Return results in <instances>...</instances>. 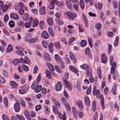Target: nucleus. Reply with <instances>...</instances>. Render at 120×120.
I'll return each instance as SVG.
<instances>
[{"mask_svg": "<svg viewBox=\"0 0 120 120\" xmlns=\"http://www.w3.org/2000/svg\"><path fill=\"white\" fill-rule=\"evenodd\" d=\"M38 24V22L37 19H35L34 20L32 26L33 27H35L37 26Z\"/></svg>", "mask_w": 120, "mask_h": 120, "instance_id": "28", "label": "nucleus"}, {"mask_svg": "<svg viewBox=\"0 0 120 120\" xmlns=\"http://www.w3.org/2000/svg\"><path fill=\"white\" fill-rule=\"evenodd\" d=\"M97 74L98 76L99 77L100 79L101 78V70L100 69L98 70Z\"/></svg>", "mask_w": 120, "mask_h": 120, "instance_id": "54", "label": "nucleus"}, {"mask_svg": "<svg viewBox=\"0 0 120 120\" xmlns=\"http://www.w3.org/2000/svg\"><path fill=\"white\" fill-rule=\"evenodd\" d=\"M4 105H6L7 108L8 107V99L6 97H5L4 99Z\"/></svg>", "mask_w": 120, "mask_h": 120, "instance_id": "39", "label": "nucleus"}, {"mask_svg": "<svg viewBox=\"0 0 120 120\" xmlns=\"http://www.w3.org/2000/svg\"><path fill=\"white\" fill-rule=\"evenodd\" d=\"M2 118L3 120H10L5 115H3L2 116Z\"/></svg>", "mask_w": 120, "mask_h": 120, "instance_id": "64", "label": "nucleus"}, {"mask_svg": "<svg viewBox=\"0 0 120 120\" xmlns=\"http://www.w3.org/2000/svg\"><path fill=\"white\" fill-rule=\"evenodd\" d=\"M44 55L46 58V60L47 61H49L51 60V58L50 57L48 54L46 52H45L44 53Z\"/></svg>", "mask_w": 120, "mask_h": 120, "instance_id": "27", "label": "nucleus"}, {"mask_svg": "<svg viewBox=\"0 0 120 120\" xmlns=\"http://www.w3.org/2000/svg\"><path fill=\"white\" fill-rule=\"evenodd\" d=\"M45 7L43 6L41 7L40 9V14L42 15H44L45 14Z\"/></svg>", "mask_w": 120, "mask_h": 120, "instance_id": "12", "label": "nucleus"}, {"mask_svg": "<svg viewBox=\"0 0 120 120\" xmlns=\"http://www.w3.org/2000/svg\"><path fill=\"white\" fill-rule=\"evenodd\" d=\"M117 84L116 83H115L112 87V92L114 95H115L116 94V86Z\"/></svg>", "mask_w": 120, "mask_h": 120, "instance_id": "18", "label": "nucleus"}, {"mask_svg": "<svg viewBox=\"0 0 120 120\" xmlns=\"http://www.w3.org/2000/svg\"><path fill=\"white\" fill-rule=\"evenodd\" d=\"M54 103L56 106V107L57 108H59L60 107V104L58 101H56L54 102Z\"/></svg>", "mask_w": 120, "mask_h": 120, "instance_id": "59", "label": "nucleus"}, {"mask_svg": "<svg viewBox=\"0 0 120 120\" xmlns=\"http://www.w3.org/2000/svg\"><path fill=\"white\" fill-rule=\"evenodd\" d=\"M93 94L95 96L96 95V97L98 98H99V97L100 96L101 99V106L102 109H104L105 108V105L104 104V100L103 95H101L100 96V91L99 90H97V91H95L94 93L93 92Z\"/></svg>", "mask_w": 120, "mask_h": 120, "instance_id": "1", "label": "nucleus"}, {"mask_svg": "<svg viewBox=\"0 0 120 120\" xmlns=\"http://www.w3.org/2000/svg\"><path fill=\"white\" fill-rule=\"evenodd\" d=\"M48 30L49 32L50 35L52 37H53L54 35V34L52 28L50 27H49L48 28Z\"/></svg>", "mask_w": 120, "mask_h": 120, "instance_id": "33", "label": "nucleus"}, {"mask_svg": "<svg viewBox=\"0 0 120 120\" xmlns=\"http://www.w3.org/2000/svg\"><path fill=\"white\" fill-rule=\"evenodd\" d=\"M31 89L34 90L35 92L38 93L42 89L41 86L40 85H38L36 82H33L31 86Z\"/></svg>", "mask_w": 120, "mask_h": 120, "instance_id": "2", "label": "nucleus"}, {"mask_svg": "<svg viewBox=\"0 0 120 120\" xmlns=\"http://www.w3.org/2000/svg\"><path fill=\"white\" fill-rule=\"evenodd\" d=\"M31 26V23L30 22H26L25 23V26L26 28H29Z\"/></svg>", "mask_w": 120, "mask_h": 120, "instance_id": "36", "label": "nucleus"}, {"mask_svg": "<svg viewBox=\"0 0 120 120\" xmlns=\"http://www.w3.org/2000/svg\"><path fill=\"white\" fill-rule=\"evenodd\" d=\"M54 3L53 2H50L48 6V8L51 9H53L54 8Z\"/></svg>", "mask_w": 120, "mask_h": 120, "instance_id": "32", "label": "nucleus"}, {"mask_svg": "<svg viewBox=\"0 0 120 120\" xmlns=\"http://www.w3.org/2000/svg\"><path fill=\"white\" fill-rule=\"evenodd\" d=\"M79 2V4L80 7L82 10H83L84 8V2L82 0H81Z\"/></svg>", "mask_w": 120, "mask_h": 120, "instance_id": "35", "label": "nucleus"}, {"mask_svg": "<svg viewBox=\"0 0 120 120\" xmlns=\"http://www.w3.org/2000/svg\"><path fill=\"white\" fill-rule=\"evenodd\" d=\"M17 24L18 25L20 26H23L24 25V23L22 21L19 20L17 22Z\"/></svg>", "mask_w": 120, "mask_h": 120, "instance_id": "57", "label": "nucleus"}, {"mask_svg": "<svg viewBox=\"0 0 120 120\" xmlns=\"http://www.w3.org/2000/svg\"><path fill=\"white\" fill-rule=\"evenodd\" d=\"M85 104L88 106L90 105V101L89 97L87 96H86L85 97Z\"/></svg>", "mask_w": 120, "mask_h": 120, "instance_id": "16", "label": "nucleus"}, {"mask_svg": "<svg viewBox=\"0 0 120 120\" xmlns=\"http://www.w3.org/2000/svg\"><path fill=\"white\" fill-rule=\"evenodd\" d=\"M10 84L11 86L13 88H16L18 87V84L14 81H11Z\"/></svg>", "mask_w": 120, "mask_h": 120, "instance_id": "11", "label": "nucleus"}, {"mask_svg": "<svg viewBox=\"0 0 120 120\" xmlns=\"http://www.w3.org/2000/svg\"><path fill=\"white\" fill-rule=\"evenodd\" d=\"M39 26L40 28L42 29L45 27L44 22L43 20L39 22Z\"/></svg>", "mask_w": 120, "mask_h": 120, "instance_id": "29", "label": "nucleus"}, {"mask_svg": "<svg viewBox=\"0 0 120 120\" xmlns=\"http://www.w3.org/2000/svg\"><path fill=\"white\" fill-rule=\"evenodd\" d=\"M53 111L56 114H57L58 113V111L57 108H56L55 106L53 105L52 106Z\"/></svg>", "mask_w": 120, "mask_h": 120, "instance_id": "50", "label": "nucleus"}, {"mask_svg": "<svg viewBox=\"0 0 120 120\" xmlns=\"http://www.w3.org/2000/svg\"><path fill=\"white\" fill-rule=\"evenodd\" d=\"M85 53L86 55H88V54L90 53V49L89 48L87 47L86 49Z\"/></svg>", "mask_w": 120, "mask_h": 120, "instance_id": "61", "label": "nucleus"}, {"mask_svg": "<svg viewBox=\"0 0 120 120\" xmlns=\"http://www.w3.org/2000/svg\"><path fill=\"white\" fill-rule=\"evenodd\" d=\"M49 34L45 31H43L41 33V37L44 39H47L49 38Z\"/></svg>", "mask_w": 120, "mask_h": 120, "instance_id": "9", "label": "nucleus"}, {"mask_svg": "<svg viewBox=\"0 0 120 120\" xmlns=\"http://www.w3.org/2000/svg\"><path fill=\"white\" fill-rule=\"evenodd\" d=\"M16 116L18 119L19 120H25L24 118L22 116L16 115Z\"/></svg>", "mask_w": 120, "mask_h": 120, "instance_id": "46", "label": "nucleus"}, {"mask_svg": "<svg viewBox=\"0 0 120 120\" xmlns=\"http://www.w3.org/2000/svg\"><path fill=\"white\" fill-rule=\"evenodd\" d=\"M29 17V14L27 13H25L23 15V19L25 21H26L28 19Z\"/></svg>", "mask_w": 120, "mask_h": 120, "instance_id": "23", "label": "nucleus"}, {"mask_svg": "<svg viewBox=\"0 0 120 120\" xmlns=\"http://www.w3.org/2000/svg\"><path fill=\"white\" fill-rule=\"evenodd\" d=\"M77 104L79 107V109H81L82 108L83 106L82 104V103L81 101L80 100H79L77 102Z\"/></svg>", "mask_w": 120, "mask_h": 120, "instance_id": "25", "label": "nucleus"}, {"mask_svg": "<svg viewBox=\"0 0 120 120\" xmlns=\"http://www.w3.org/2000/svg\"><path fill=\"white\" fill-rule=\"evenodd\" d=\"M42 43L43 46L44 48H45L47 47L48 44V42L45 41H42Z\"/></svg>", "mask_w": 120, "mask_h": 120, "instance_id": "49", "label": "nucleus"}, {"mask_svg": "<svg viewBox=\"0 0 120 120\" xmlns=\"http://www.w3.org/2000/svg\"><path fill=\"white\" fill-rule=\"evenodd\" d=\"M18 11L19 14L21 15H22L24 13V10L22 8L19 9Z\"/></svg>", "mask_w": 120, "mask_h": 120, "instance_id": "53", "label": "nucleus"}, {"mask_svg": "<svg viewBox=\"0 0 120 120\" xmlns=\"http://www.w3.org/2000/svg\"><path fill=\"white\" fill-rule=\"evenodd\" d=\"M63 80H64V83L66 84L67 87L70 90H71L72 88V86L71 84L64 78H63Z\"/></svg>", "mask_w": 120, "mask_h": 120, "instance_id": "7", "label": "nucleus"}, {"mask_svg": "<svg viewBox=\"0 0 120 120\" xmlns=\"http://www.w3.org/2000/svg\"><path fill=\"white\" fill-rule=\"evenodd\" d=\"M64 15H66L67 18L70 20H73L76 17L77 15L75 13L70 11L65 12L64 13Z\"/></svg>", "mask_w": 120, "mask_h": 120, "instance_id": "3", "label": "nucleus"}, {"mask_svg": "<svg viewBox=\"0 0 120 120\" xmlns=\"http://www.w3.org/2000/svg\"><path fill=\"white\" fill-rule=\"evenodd\" d=\"M14 108L15 112H19L20 109V104L18 102H16L14 105Z\"/></svg>", "mask_w": 120, "mask_h": 120, "instance_id": "8", "label": "nucleus"}, {"mask_svg": "<svg viewBox=\"0 0 120 120\" xmlns=\"http://www.w3.org/2000/svg\"><path fill=\"white\" fill-rule=\"evenodd\" d=\"M92 109L94 111H95L96 108V102L95 101H94L92 104Z\"/></svg>", "mask_w": 120, "mask_h": 120, "instance_id": "38", "label": "nucleus"}, {"mask_svg": "<svg viewBox=\"0 0 120 120\" xmlns=\"http://www.w3.org/2000/svg\"><path fill=\"white\" fill-rule=\"evenodd\" d=\"M61 89V85L60 82H58L56 86V90L57 91H60Z\"/></svg>", "mask_w": 120, "mask_h": 120, "instance_id": "19", "label": "nucleus"}, {"mask_svg": "<svg viewBox=\"0 0 120 120\" xmlns=\"http://www.w3.org/2000/svg\"><path fill=\"white\" fill-rule=\"evenodd\" d=\"M29 89V86H26L25 88H21L19 90V92L20 94H24Z\"/></svg>", "mask_w": 120, "mask_h": 120, "instance_id": "5", "label": "nucleus"}, {"mask_svg": "<svg viewBox=\"0 0 120 120\" xmlns=\"http://www.w3.org/2000/svg\"><path fill=\"white\" fill-rule=\"evenodd\" d=\"M8 25L10 27L12 28L15 26L14 22L12 20L11 21L9 22Z\"/></svg>", "mask_w": 120, "mask_h": 120, "instance_id": "42", "label": "nucleus"}, {"mask_svg": "<svg viewBox=\"0 0 120 120\" xmlns=\"http://www.w3.org/2000/svg\"><path fill=\"white\" fill-rule=\"evenodd\" d=\"M12 50L13 48L11 45H9L6 51L7 52H9L11 51Z\"/></svg>", "mask_w": 120, "mask_h": 120, "instance_id": "34", "label": "nucleus"}, {"mask_svg": "<svg viewBox=\"0 0 120 120\" xmlns=\"http://www.w3.org/2000/svg\"><path fill=\"white\" fill-rule=\"evenodd\" d=\"M21 67L23 70L25 71H27L29 70L28 67L24 64H22L21 65Z\"/></svg>", "mask_w": 120, "mask_h": 120, "instance_id": "37", "label": "nucleus"}, {"mask_svg": "<svg viewBox=\"0 0 120 120\" xmlns=\"http://www.w3.org/2000/svg\"><path fill=\"white\" fill-rule=\"evenodd\" d=\"M66 113L65 112L64 113L63 115L60 113H59V116L61 119H63V120H66Z\"/></svg>", "mask_w": 120, "mask_h": 120, "instance_id": "20", "label": "nucleus"}, {"mask_svg": "<svg viewBox=\"0 0 120 120\" xmlns=\"http://www.w3.org/2000/svg\"><path fill=\"white\" fill-rule=\"evenodd\" d=\"M80 67L82 69L87 70L89 68V66L86 64H83L80 66Z\"/></svg>", "mask_w": 120, "mask_h": 120, "instance_id": "21", "label": "nucleus"}, {"mask_svg": "<svg viewBox=\"0 0 120 120\" xmlns=\"http://www.w3.org/2000/svg\"><path fill=\"white\" fill-rule=\"evenodd\" d=\"M29 41L30 42V43L33 44L38 42L39 41L38 37L37 36H36L33 38L30 39H29Z\"/></svg>", "mask_w": 120, "mask_h": 120, "instance_id": "4", "label": "nucleus"}, {"mask_svg": "<svg viewBox=\"0 0 120 120\" xmlns=\"http://www.w3.org/2000/svg\"><path fill=\"white\" fill-rule=\"evenodd\" d=\"M48 64L49 65V69L52 71H54V69L52 65L48 63Z\"/></svg>", "mask_w": 120, "mask_h": 120, "instance_id": "56", "label": "nucleus"}, {"mask_svg": "<svg viewBox=\"0 0 120 120\" xmlns=\"http://www.w3.org/2000/svg\"><path fill=\"white\" fill-rule=\"evenodd\" d=\"M75 40V37H72L70 38V39L68 42V44L70 45L71 43L74 41Z\"/></svg>", "mask_w": 120, "mask_h": 120, "instance_id": "45", "label": "nucleus"}, {"mask_svg": "<svg viewBox=\"0 0 120 120\" xmlns=\"http://www.w3.org/2000/svg\"><path fill=\"white\" fill-rule=\"evenodd\" d=\"M116 63L115 62H114L111 67V74H112L114 73L116 67Z\"/></svg>", "mask_w": 120, "mask_h": 120, "instance_id": "14", "label": "nucleus"}, {"mask_svg": "<svg viewBox=\"0 0 120 120\" xmlns=\"http://www.w3.org/2000/svg\"><path fill=\"white\" fill-rule=\"evenodd\" d=\"M19 60L18 59H15L14 60L13 64L15 65H16L18 63Z\"/></svg>", "mask_w": 120, "mask_h": 120, "instance_id": "62", "label": "nucleus"}, {"mask_svg": "<svg viewBox=\"0 0 120 120\" xmlns=\"http://www.w3.org/2000/svg\"><path fill=\"white\" fill-rule=\"evenodd\" d=\"M88 42L89 45L91 48L92 47V39L90 38H88Z\"/></svg>", "mask_w": 120, "mask_h": 120, "instance_id": "60", "label": "nucleus"}, {"mask_svg": "<svg viewBox=\"0 0 120 120\" xmlns=\"http://www.w3.org/2000/svg\"><path fill=\"white\" fill-rule=\"evenodd\" d=\"M101 26V23H97L96 24L95 27L98 30H100Z\"/></svg>", "mask_w": 120, "mask_h": 120, "instance_id": "58", "label": "nucleus"}, {"mask_svg": "<svg viewBox=\"0 0 120 120\" xmlns=\"http://www.w3.org/2000/svg\"><path fill=\"white\" fill-rule=\"evenodd\" d=\"M20 103L21 105L23 107H25L26 106V105L25 101L22 100L21 99V100Z\"/></svg>", "mask_w": 120, "mask_h": 120, "instance_id": "63", "label": "nucleus"}, {"mask_svg": "<svg viewBox=\"0 0 120 120\" xmlns=\"http://www.w3.org/2000/svg\"><path fill=\"white\" fill-rule=\"evenodd\" d=\"M46 74L47 77L49 79H51V76L49 71L48 70H46Z\"/></svg>", "mask_w": 120, "mask_h": 120, "instance_id": "43", "label": "nucleus"}, {"mask_svg": "<svg viewBox=\"0 0 120 120\" xmlns=\"http://www.w3.org/2000/svg\"><path fill=\"white\" fill-rule=\"evenodd\" d=\"M47 22L48 24L50 26L52 25L53 24V21L52 18H48L47 20Z\"/></svg>", "mask_w": 120, "mask_h": 120, "instance_id": "24", "label": "nucleus"}, {"mask_svg": "<svg viewBox=\"0 0 120 120\" xmlns=\"http://www.w3.org/2000/svg\"><path fill=\"white\" fill-rule=\"evenodd\" d=\"M24 113L26 118L28 120H31V117L30 116V114L28 110H25L24 112Z\"/></svg>", "mask_w": 120, "mask_h": 120, "instance_id": "13", "label": "nucleus"}, {"mask_svg": "<svg viewBox=\"0 0 120 120\" xmlns=\"http://www.w3.org/2000/svg\"><path fill=\"white\" fill-rule=\"evenodd\" d=\"M8 8V5H5L2 8V11H3L5 12L7 10Z\"/></svg>", "mask_w": 120, "mask_h": 120, "instance_id": "55", "label": "nucleus"}, {"mask_svg": "<svg viewBox=\"0 0 120 120\" xmlns=\"http://www.w3.org/2000/svg\"><path fill=\"white\" fill-rule=\"evenodd\" d=\"M69 53L70 58L71 60L73 61L74 62H75L76 59L75 56L71 52H70Z\"/></svg>", "mask_w": 120, "mask_h": 120, "instance_id": "26", "label": "nucleus"}, {"mask_svg": "<svg viewBox=\"0 0 120 120\" xmlns=\"http://www.w3.org/2000/svg\"><path fill=\"white\" fill-rule=\"evenodd\" d=\"M69 68L72 71L77 73L78 72L77 70L74 67L72 66H70L69 67Z\"/></svg>", "mask_w": 120, "mask_h": 120, "instance_id": "22", "label": "nucleus"}, {"mask_svg": "<svg viewBox=\"0 0 120 120\" xmlns=\"http://www.w3.org/2000/svg\"><path fill=\"white\" fill-rule=\"evenodd\" d=\"M67 5L69 9H70L71 8V3L68 0L66 1L65 2Z\"/></svg>", "mask_w": 120, "mask_h": 120, "instance_id": "44", "label": "nucleus"}, {"mask_svg": "<svg viewBox=\"0 0 120 120\" xmlns=\"http://www.w3.org/2000/svg\"><path fill=\"white\" fill-rule=\"evenodd\" d=\"M87 42L84 40H82L81 42L80 45L81 46L84 47L87 44Z\"/></svg>", "mask_w": 120, "mask_h": 120, "instance_id": "41", "label": "nucleus"}, {"mask_svg": "<svg viewBox=\"0 0 120 120\" xmlns=\"http://www.w3.org/2000/svg\"><path fill=\"white\" fill-rule=\"evenodd\" d=\"M25 61L24 62V63L30 64V60L27 57L25 56L24 57Z\"/></svg>", "mask_w": 120, "mask_h": 120, "instance_id": "52", "label": "nucleus"}, {"mask_svg": "<svg viewBox=\"0 0 120 120\" xmlns=\"http://www.w3.org/2000/svg\"><path fill=\"white\" fill-rule=\"evenodd\" d=\"M55 59L57 61H58L59 62L61 61L62 60V59L59 56L58 54H55Z\"/></svg>", "mask_w": 120, "mask_h": 120, "instance_id": "31", "label": "nucleus"}, {"mask_svg": "<svg viewBox=\"0 0 120 120\" xmlns=\"http://www.w3.org/2000/svg\"><path fill=\"white\" fill-rule=\"evenodd\" d=\"M38 72V68L37 66L35 65L34 66L33 71V73L34 74L37 73Z\"/></svg>", "mask_w": 120, "mask_h": 120, "instance_id": "51", "label": "nucleus"}, {"mask_svg": "<svg viewBox=\"0 0 120 120\" xmlns=\"http://www.w3.org/2000/svg\"><path fill=\"white\" fill-rule=\"evenodd\" d=\"M101 62L105 64L107 61V57L106 54L105 53H102L101 55Z\"/></svg>", "mask_w": 120, "mask_h": 120, "instance_id": "6", "label": "nucleus"}, {"mask_svg": "<svg viewBox=\"0 0 120 120\" xmlns=\"http://www.w3.org/2000/svg\"><path fill=\"white\" fill-rule=\"evenodd\" d=\"M59 63L60 67L62 69H64L65 68V65L63 60L59 62Z\"/></svg>", "mask_w": 120, "mask_h": 120, "instance_id": "48", "label": "nucleus"}, {"mask_svg": "<svg viewBox=\"0 0 120 120\" xmlns=\"http://www.w3.org/2000/svg\"><path fill=\"white\" fill-rule=\"evenodd\" d=\"M82 16L83 18V19L84 22L86 26V28H88V21L86 16L84 14H83L82 15Z\"/></svg>", "mask_w": 120, "mask_h": 120, "instance_id": "10", "label": "nucleus"}, {"mask_svg": "<svg viewBox=\"0 0 120 120\" xmlns=\"http://www.w3.org/2000/svg\"><path fill=\"white\" fill-rule=\"evenodd\" d=\"M55 69L59 73H61L62 72L61 70L60 69L59 67L57 65H55L54 66Z\"/></svg>", "mask_w": 120, "mask_h": 120, "instance_id": "47", "label": "nucleus"}, {"mask_svg": "<svg viewBox=\"0 0 120 120\" xmlns=\"http://www.w3.org/2000/svg\"><path fill=\"white\" fill-rule=\"evenodd\" d=\"M55 22L59 25H62L63 23V22L61 20L57 19H55Z\"/></svg>", "mask_w": 120, "mask_h": 120, "instance_id": "30", "label": "nucleus"}, {"mask_svg": "<svg viewBox=\"0 0 120 120\" xmlns=\"http://www.w3.org/2000/svg\"><path fill=\"white\" fill-rule=\"evenodd\" d=\"M72 110L74 117L77 118L78 117V114L77 111L75 108L73 107L72 108Z\"/></svg>", "mask_w": 120, "mask_h": 120, "instance_id": "17", "label": "nucleus"}, {"mask_svg": "<svg viewBox=\"0 0 120 120\" xmlns=\"http://www.w3.org/2000/svg\"><path fill=\"white\" fill-rule=\"evenodd\" d=\"M10 17L12 19H14L15 20H18L19 18L18 15L15 14H11L10 15Z\"/></svg>", "mask_w": 120, "mask_h": 120, "instance_id": "15", "label": "nucleus"}, {"mask_svg": "<svg viewBox=\"0 0 120 120\" xmlns=\"http://www.w3.org/2000/svg\"><path fill=\"white\" fill-rule=\"evenodd\" d=\"M119 40V37L118 36H116L115 38V41L114 43V45L116 46L118 45Z\"/></svg>", "mask_w": 120, "mask_h": 120, "instance_id": "40", "label": "nucleus"}]
</instances>
